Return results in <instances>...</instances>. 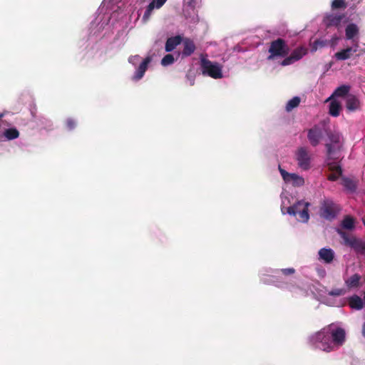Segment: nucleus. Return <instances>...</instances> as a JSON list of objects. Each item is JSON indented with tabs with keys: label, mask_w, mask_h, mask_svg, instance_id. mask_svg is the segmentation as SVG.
Segmentation results:
<instances>
[{
	"label": "nucleus",
	"mask_w": 365,
	"mask_h": 365,
	"mask_svg": "<svg viewBox=\"0 0 365 365\" xmlns=\"http://www.w3.org/2000/svg\"><path fill=\"white\" fill-rule=\"evenodd\" d=\"M330 326L322 329L320 331L314 333L309 337V342L315 348L326 352H331L334 350L330 336Z\"/></svg>",
	"instance_id": "f257e3e1"
},
{
	"label": "nucleus",
	"mask_w": 365,
	"mask_h": 365,
	"mask_svg": "<svg viewBox=\"0 0 365 365\" xmlns=\"http://www.w3.org/2000/svg\"><path fill=\"white\" fill-rule=\"evenodd\" d=\"M336 232L343 240L342 244L352 249L356 254L365 256V242L355 235L349 234L341 229H337Z\"/></svg>",
	"instance_id": "f03ea898"
},
{
	"label": "nucleus",
	"mask_w": 365,
	"mask_h": 365,
	"mask_svg": "<svg viewBox=\"0 0 365 365\" xmlns=\"http://www.w3.org/2000/svg\"><path fill=\"white\" fill-rule=\"evenodd\" d=\"M268 52L269 53L268 60H273L277 57L285 58L289 53L290 49L284 39L278 38L271 41Z\"/></svg>",
	"instance_id": "7ed1b4c3"
},
{
	"label": "nucleus",
	"mask_w": 365,
	"mask_h": 365,
	"mask_svg": "<svg viewBox=\"0 0 365 365\" xmlns=\"http://www.w3.org/2000/svg\"><path fill=\"white\" fill-rule=\"evenodd\" d=\"M310 203L304 200H299L287 209V212L290 215L297 217L298 221L307 222L309 219V207Z\"/></svg>",
	"instance_id": "20e7f679"
},
{
	"label": "nucleus",
	"mask_w": 365,
	"mask_h": 365,
	"mask_svg": "<svg viewBox=\"0 0 365 365\" xmlns=\"http://www.w3.org/2000/svg\"><path fill=\"white\" fill-rule=\"evenodd\" d=\"M200 68L204 76H208L215 79L222 77V67L220 64L217 62H212L205 57L200 58Z\"/></svg>",
	"instance_id": "39448f33"
},
{
	"label": "nucleus",
	"mask_w": 365,
	"mask_h": 365,
	"mask_svg": "<svg viewBox=\"0 0 365 365\" xmlns=\"http://www.w3.org/2000/svg\"><path fill=\"white\" fill-rule=\"evenodd\" d=\"M340 211L341 207L339 205L330 199H327L322 202L319 214L322 218L331 221L337 216Z\"/></svg>",
	"instance_id": "423d86ee"
},
{
	"label": "nucleus",
	"mask_w": 365,
	"mask_h": 365,
	"mask_svg": "<svg viewBox=\"0 0 365 365\" xmlns=\"http://www.w3.org/2000/svg\"><path fill=\"white\" fill-rule=\"evenodd\" d=\"M326 148L327 150V155H328V160L327 162V165L328 166L329 170L331 173H339V175H342V168L341 166L338 165L335 162H330V160H336L339 158V156H337V153L333 148L332 145L330 143L326 144Z\"/></svg>",
	"instance_id": "0eeeda50"
},
{
	"label": "nucleus",
	"mask_w": 365,
	"mask_h": 365,
	"mask_svg": "<svg viewBox=\"0 0 365 365\" xmlns=\"http://www.w3.org/2000/svg\"><path fill=\"white\" fill-rule=\"evenodd\" d=\"M345 37L346 40H351L354 46V51L356 52L359 45V28L354 23L349 24L345 28Z\"/></svg>",
	"instance_id": "6e6552de"
},
{
	"label": "nucleus",
	"mask_w": 365,
	"mask_h": 365,
	"mask_svg": "<svg viewBox=\"0 0 365 365\" xmlns=\"http://www.w3.org/2000/svg\"><path fill=\"white\" fill-rule=\"evenodd\" d=\"M330 326V336L332 344L334 345V350L335 348H339L342 346L345 341L346 333L344 329L337 327L334 329L332 324Z\"/></svg>",
	"instance_id": "1a4fd4ad"
},
{
	"label": "nucleus",
	"mask_w": 365,
	"mask_h": 365,
	"mask_svg": "<svg viewBox=\"0 0 365 365\" xmlns=\"http://www.w3.org/2000/svg\"><path fill=\"white\" fill-rule=\"evenodd\" d=\"M296 159L301 169L307 170L310 168L311 158L306 148L300 147L297 149Z\"/></svg>",
	"instance_id": "9d476101"
},
{
	"label": "nucleus",
	"mask_w": 365,
	"mask_h": 365,
	"mask_svg": "<svg viewBox=\"0 0 365 365\" xmlns=\"http://www.w3.org/2000/svg\"><path fill=\"white\" fill-rule=\"evenodd\" d=\"M307 50L303 46H299L294 49L289 56H287L281 62V65L286 66L291 65L294 62L300 60L304 56L307 54Z\"/></svg>",
	"instance_id": "9b49d317"
},
{
	"label": "nucleus",
	"mask_w": 365,
	"mask_h": 365,
	"mask_svg": "<svg viewBox=\"0 0 365 365\" xmlns=\"http://www.w3.org/2000/svg\"><path fill=\"white\" fill-rule=\"evenodd\" d=\"M323 138L322 128L315 125L310 129L307 130V138L312 146L316 147L318 145Z\"/></svg>",
	"instance_id": "f8f14e48"
},
{
	"label": "nucleus",
	"mask_w": 365,
	"mask_h": 365,
	"mask_svg": "<svg viewBox=\"0 0 365 365\" xmlns=\"http://www.w3.org/2000/svg\"><path fill=\"white\" fill-rule=\"evenodd\" d=\"M345 14H326L323 19V23L327 28L331 26L339 27L341 21L345 18Z\"/></svg>",
	"instance_id": "ddd939ff"
},
{
	"label": "nucleus",
	"mask_w": 365,
	"mask_h": 365,
	"mask_svg": "<svg viewBox=\"0 0 365 365\" xmlns=\"http://www.w3.org/2000/svg\"><path fill=\"white\" fill-rule=\"evenodd\" d=\"M151 61H152V58L150 56H147L143 61V62L138 67V68L135 73V75L133 77V80L139 81L140 79H141L143 77L145 71L148 69V64L151 62Z\"/></svg>",
	"instance_id": "4468645a"
},
{
	"label": "nucleus",
	"mask_w": 365,
	"mask_h": 365,
	"mask_svg": "<svg viewBox=\"0 0 365 365\" xmlns=\"http://www.w3.org/2000/svg\"><path fill=\"white\" fill-rule=\"evenodd\" d=\"M167 0H153L150 2L148 6L146 7L145 11L143 16V20L147 21L150 17V15L154 10L155 8L160 9L161 8Z\"/></svg>",
	"instance_id": "2eb2a0df"
},
{
	"label": "nucleus",
	"mask_w": 365,
	"mask_h": 365,
	"mask_svg": "<svg viewBox=\"0 0 365 365\" xmlns=\"http://www.w3.org/2000/svg\"><path fill=\"white\" fill-rule=\"evenodd\" d=\"M183 50L182 51V56L187 57L191 56L195 51L196 47L194 41L188 38L182 39Z\"/></svg>",
	"instance_id": "dca6fc26"
},
{
	"label": "nucleus",
	"mask_w": 365,
	"mask_h": 365,
	"mask_svg": "<svg viewBox=\"0 0 365 365\" xmlns=\"http://www.w3.org/2000/svg\"><path fill=\"white\" fill-rule=\"evenodd\" d=\"M346 107L349 111L359 110L361 108L360 101L356 96L349 94L346 97Z\"/></svg>",
	"instance_id": "f3484780"
},
{
	"label": "nucleus",
	"mask_w": 365,
	"mask_h": 365,
	"mask_svg": "<svg viewBox=\"0 0 365 365\" xmlns=\"http://www.w3.org/2000/svg\"><path fill=\"white\" fill-rule=\"evenodd\" d=\"M182 41V38L180 35L168 38L165 42V51L170 52L173 51L177 46L181 43Z\"/></svg>",
	"instance_id": "a211bd4d"
},
{
	"label": "nucleus",
	"mask_w": 365,
	"mask_h": 365,
	"mask_svg": "<svg viewBox=\"0 0 365 365\" xmlns=\"http://www.w3.org/2000/svg\"><path fill=\"white\" fill-rule=\"evenodd\" d=\"M319 259L324 261L326 263H331L334 257V251L329 248H322L319 251Z\"/></svg>",
	"instance_id": "6ab92c4d"
},
{
	"label": "nucleus",
	"mask_w": 365,
	"mask_h": 365,
	"mask_svg": "<svg viewBox=\"0 0 365 365\" xmlns=\"http://www.w3.org/2000/svg\"><path fill=\"white\" fill-rule=\"evenodd\" d=\"M354 46L353 47H347L345 49H342L340 51H338L335 53L334 56L338 61H344L349 59L354 51Z\"/></svg>",
	"instance_id": "aec40b11"
},
{
	"label": "nucleus",
	"mask_w": 365,
	"mask_h": 365,
	"mask_svg": "<svg viewBox=\"0 0 365 365\" xmlns=\"http://www.w3.org/2000/svg\"><path fill=\"white\" fill-rule=\"evenodd\" d=\"M361 279V275L354 274L345 280V284L349 289L357 288L360 286Z\"/></svg>",
	"instance_id": "412c9836"
},
{
	"label": "nucleus",
	"mask_w": 365,
	"mask_h": 365,
	"mask_svg": "<svg viewBox=\"0 0 365 365\" xmlns=\"http://www.w3.org/2000/svg\"><path fill=\"white\" fill-rule=\"evenodd\" d=\"M351 87L348 85H341L337 87L331 97L330 99L334 97H344L349 95Z\"/></svg>",
	"instance_id": "4be33fe9"
},
{
	"label": "nucleus",
	"mask_w": 365,
	"mask_h": 365,
	"mask_svg": "<svg viewBox=\"0 0 365 365\" xmlns=\"http://www.w3.org/2000/svg\"><path fill=\"white\" fill-rule=\"evenodd\" d=\"M341 110V103L336 100H333L329 103V113L333 117H337Z\"/></svg>",
	"instance_id": "5701e85b"
},
{
	"label": "nucleus",
	"mask_w": 365,
	"mask_h": 365,
	"mask_svg": "<svg viewBox=\"0 0 365 365\" xmlns=\"http://www.w3.org/2000/svg\"><path fill=\"white\" fill-rule=\"evenodd\" d=\"M341 226L348 230H354L355 227L354 218L350 215H345L341 222Z\"/></svg>",
	"instance_id": "b1692460"
},
{
	"label": "nucleus",
	"mask_w": 365,
	"mask_h": 365,
	"mask_svg": "<svg viewBox=\"0 0 365 365\" xmlns=\"http://www.w3.org/2000/svg\"><path fill=\"white\" fill-rule=\"evenodd\" d=\"M349 304L351 308L357 310L361 309L364 307L363 300L357 295L349 298Z\"/></svg>",
	"instance_id": "393cba45"
},
{
	"label": "nucleus",
	"mask_w": 365,
	"mask_h": 365,
	"mask_svg": "<svg viewBox=\"0 0 365 365\" xmlns=\"http://www.w3.org/2000/svg\"><path fill=\"white\" fill-rule=\"evenodd\" d=\"M4 135L8 140H14L19 136V132L16 128H11L4 130Z\"/></svg>",
	"instance_id": "a878e982"
},
{
	"label": "nucleus",
	"mask_w": 365,
	"mask_h": 365,
	"mask_svg": "<svg viewBox=\"0 0 365 365\" xmlns=\"http://www.w3.org/2000/svg\"><path fill=\"white\" fill-rule=\"evenodd\" d=\"M289 182H292L294 186H302L304 183V178L295 173H292L289 178Z\"/></svg>",
	"instance_id": "bb28decb"
},
{
	"label": "nucleus",
	"mask_w": 365,
	"mask_h": 365,
	"mask_svg": "<svg viewBox=\"0 0 365 365\" xmlns=\"http://www.w3.org/2000/svg\"><path fill=\"white\" fill-rule=\"evenodd\" d=\"M300 103V98L295 96L289 100L286 105V110L291 111L292 109L297 108Z\"/></svg>",
	"instance_id": "cd10ccee"
},
{
	"label": "nucleus",
	"mask_w": 365,
	"mask_h": 365,
	"mask_svg": "<svg viewBox=\"0 0 365 365\" xmlns=\"http://www.w3.org/2000/svg\"><path fill=\"white\" fill-rule=\"evenodd\" d=\"M347 7V4L345 0H333L331 4L332 10L345 9Z\"/></svg>",
	"instance_id": "c85d7f7f"
},
{
	"label": "nucleus",
	"mask_w": 365,
	"mask_h": 365,
	"mask_svg": "<svg viewBox=\"0 0 365 365\" xmlns=\"http://www.w3.org/2000/svg\"><path fill=\"white\" fill-rule=\"evenodd\" d=\"M343 185L349 190L350 191H355L356 189V185L355 182L348 178H343Z\"/></svg>",
	"instance_id": "c756f323"
},
{
	"label": "nucleus",
	"mask_w": 365,
	"mask_h": 365,
	"mask_svg": "<svg viewBox=\"0 0 365 365\" xmlns=\"http://www.w3.org/2000/svg\"><path fill=\"white\" fill-rule=\"evenodd\" d=\"M175 61L174 56L172 54H166L161 60V64L163 66L171 65Z\"/></svg>",
	"instance_id": "7c9ffc66"
},
{
	"label": "nucleus",
	"mask_w": 365,
	"mask_h": 365,
	"mask_svg": "<svg viewBox=\"0 0 365 365\" xmlns=\"http://www.w3.org/2000/svg\"><path fill=\"white\" fill-rule=\"evenodd\" d=\"M346 291L344 289L336 288L329 292V295L332 297H339L344 295Z\"/></svg>",
	"instance_id": "2f4dec72"
},
{
	"label": "nucleus",
	"mask_w": 365,
	"mask_h": 365,
	"mask_svg": "<svg viewBox=\"0 0 365 365\" xmlns=\"http://www.w3.org/2000/svg\"><path fill=\"white\" fill-rule=\"evenodd\" d=\"M279 170L280 172V174L283 178V180L286 182H289V178H290V175L292 173H289L288 172H287L286 170H284V169H282L280 165H279Z\"/></svg>",
	"instance_id": "473e14b6"
},
{
	"label": "nucleus",
	"mask_w": 365,
	"mask_h": 365,
	"mask_svg": "<svg viewBox=\"0 0 365 365\" xmlns=\"http://www.w3.org/2000/svg\"><path fill=\"white\" fill-rule=\"evenodd\" d=\"M66 125L68 130H73L76 127V123L73 119L68 118L66 122Z\"/></svg>",
	"instance_id": "72a5a7b5"
},
{
	"label": "nucleus",
	"mask_w": 365,
	"mask_h": 365,
	"mask_svg": "<svg viewBox=\"0 0 365 365\" xmlns=\"http://www.w3.org/2000/svg\"><path fill=\"white\" fill-rule=\"evenodd\" d=\"M281 272L285 275H291L295 273V269L294 268H286V269H282Z\"/></svg>",
	"instance_id": "f704fd0d"
},
{
	"label": "nucleus",
	"mask_w": 365,
	"mask_h": 365,
	"mask_svg": "<svg viewBox=\"0 0 365 365\" xmlns=\"http://www.w3.org/2000/svg\"><path fill=\"white\" fill-rule=\"evenodd\" d=\"M341 175H339V173H331L330 175H328L327 177V179L330 181H336V180L339 179V178L341 176Z\"/></svg>",
	"instance_id": "c9c22d12"
},
{
	"label": "nucleus",
	"mask_w": 365,
	"mask_h": 365,
	"mask_svg": "<svg viewBox=\"0 0 365 365\" xmlns=\"http://www.w3.org/2000/svg\"><path fill=\"white\" fill-rule=\"evenodd\" d=\"M324 46V43L319 40H316L314 42L312 50L316 51L319 47H323Z\"/></svg>",
	"instance_id": "e433bc0d"
},
{
	"label": "nucleus",
	"mask_w": 365,
	"mask_h": 365,
	"mask_svg": "<svg viewBox=\"0 0 365 365\" xmlns=\"http://www.w3.org/2000/svg\"><path fill=\"white\" fill-rule=\"evenodd\" d=\"M329 138L333 143H337L339 142V136L338 135L331 134L329 135Z\"/></svg>",
	"instance_id": "4c0bfd02"
},
{
	"label": "nucleus",
	"mask_w": 365,
	"mask_h": 365,
	"mask_svg": "<svg viewBox=\"0 0 365 365\" xmlns=\"http://www.w3.org/2000/svg\"><path fill=\"white\" fill-rule=\"evenodd\" d=\"M186 78L190 81V86H193L195 83L194 76L191 75L190 73H187L186 75Z\"/></svg>",
	"instance_id": "58836bf2"
},
{
	"label": "nucleus",
	"mask_w": 365,
	"mask_h": 365,
	"mask_svg": "<svg viewBox=\"0 0 365 365\" xmlns=\"http://www.w3.org/2000/svg\"><path fill=\"white\" fill-rule=\"evenodd\" d=\"M140 58V56L138 55H136V56H132L129 58V62L134 64V61L135 60H138Z\"/></svg>",
	"instance_id": "ea45409f"
},
{
	"label": "nucleus",
	"mask_w": 365,
	"mask_h": 365,
	"mask_svg": "<svg viewBox=\"0 0 365 365\" xmlns=\"http://www.w3.org/2000/svg\"><path fill=\"white\" fill-rule=\"evenodd\" d=\"M361 334L365 337V322L362 325Z\"/></svg>",
	"instance_id": "a19ab883"
},
{
	"label": "nucleus",
	"mask_w": 365,
	"mask_h": 365,
	"mask_svg": "<svg viewBox=\"0 0 365 365\" xmlns=\"http://www.w3.org/2000/svg\"><path fill=\"white\" fill-rule=\"evenodd\" d=\"M3 115H4L3 114H1V113H0V118H2V117H3Z\"/></svg>",
	"instance_id": "79ce46f5"
}]
</instances>
